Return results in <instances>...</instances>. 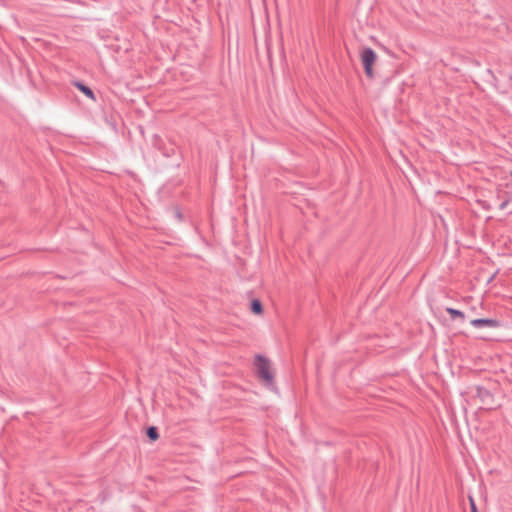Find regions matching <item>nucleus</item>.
<instances>
[{
  "mask_svg": "<svg viewBox=\"0 0 512 512\" xmlns=\"http://www.w3.org/2000/svg\"><path fill=\"white\" fill-rule=\"evenodd\" d=\"M251 311L255 314H261L263 311L262 304L259 300L254 299L251 303Z\"/></svg>",
  "mask_w": 512,
  "mask_h": 512,
  "instance_id": "39448f33",
  "label": "nucleus"
},
{
  "mask_svg": "<svg viewBox=\"0 0 512 512\" xmlns=\"http://www.w3.org/2000/svg\"><path fill=\"white\" fill-rule=\"evenodd\" d=\"M256 368L258 376L263 379L266 383L271 384L273 381V375L270 371V362L265 357L258 355L256 357Z\"/></svg>",
  "mask_w": 512,
  "mask_h": 512,
  "instance_id": "f03ea898",
  "label": "nucleus"
},
{
  "mask_svg": "<svg viewBox=\"0 0 512 512\" xmlns=\"http://www.w3.org/2000/svg\"><path fill=\"white\" fill-rule=\"evenodd\" d=\"M509 201H510V198L505 199V200H504V201L499 205V208H500L501 210H504V209L507 207V205H508Z\"/></svg>",
  "mask_w": 512,
  "mask_h": 512,
  "instance_id": "1a4fd4ad",
  "label": "nucleus"
},
{
  "mask_svg": "<svg viewBox=\"0 0 512 512\" xmlns=\"http://www.w3.org/2000/svg\"><path fill=\"white\" fill-rule=\"evenodd\" d=\"M446 311L450 314L452 318L459 317L461 319H464L465 315L460 310L454 309V308H447Z\"/></svg>",
  "mask_w": 512,
  "mask_h": 512,
  "instance_id": "0eeeda50",
  "label": "nucleus"
},
{
  "mask_svg": "<svg viewBox=\"0 0 512 512\" xmlns=\"http://www.w3.org/2000/svg\"><path fill=\"white\" fill-rule=\"evenodd\" d=\"M485 395L489 396L488 391H483Z\"/></svg>",
  "mask_w": 512,
  "mask_h": 512,
  "instance_id": "9d476101",
  "label": "nucleus"
},
{
  "mask_svg": "<svg viewBox=\"0 0 512 512\" xmlns=\"http://www.w3.org/2000/svg\"><path fill=\"white\" fill-rule=\"evenodd\" d=\"M75 86L80 90L82 91L87 97L91 98V99H95V96H94V93L93 91L86 85H84L83 83L81 82H75L74 83Z\"/></svg>",
  "mask_w": 512,
  "mask_h": 512,
  "instance_id": "20e7f679",
  "label": "nucleus"
},
{
  "mask_svg": "<svg viewBox=\"0 0 512 512\" xmlns=\"http://www.w3.org/2000/svg\"><path fill=\"white\" fill-rule=\"evenodd\" d=\"M471 324L476 328L497 327L499 325V322L495 319L479 318V319H473L471 321Z\"/></svg>",
  "mask_w": 512,
  "mask_h": 512,
  "instance_id": "7ed1b4c3",
  "label": "nucleus"
},
{
  "mask_svg": "<svg viewBox=\"0 0 512 512\" xmlns=\"http://www.w3.org/2000/svg\"><path fill=\"white\" fill-rule=\"evenodd\" d=\"M361 62L364 67V71L367 77H373L372 66L377 60L376 53L369 47H365L362 49L360 53Z\"/></svg>",
  "mask_w": 512,
  "mask_h": 512,
  "instance_id": "f257e3e1",
  "label": "nucleus"
},
{
  "mask_svg": "<svg viewBox=\"0 0 512 512\" xmlns=\"http://www.w3.org/2000/svg\"><path fill=\"white\" fill-rule=\"evenodd\" d=\"M510 175L512 176V171L510 172Z\"/></svg>",
  "mask_w": 512,
  "mask_h": 512,
  "instance_id": "9b49d317",
  "label": "nucleus"
},
{
  "mask_svg": "<svg viewBox=\"0 0 512 512\" xmlns=\"http://www.w3.org/2000/svg\"><path fill=\"white\" fill-rule=\"evenodd\" d=\"M470 505H471V512H477V507L475 505L474 499L470 496L469 497Z\"/></svg>",
  "mask_w": 512,
  "mask_h": 512,
  "instance_id": "6e6552de",
  "label": "nucleus"
},
{
  "mask_svg": "<svg viewBox=\"0 0 512 512\" xmlns=\"http://www.w3.org/2000/svg\"><path fill=\"white\" fill-rule=\"evenodd\" d=\"M147 436L152 440L155 441L159 438V434L157 431V428L152 426L147 429Z\"/></svg>",
  "mask_w": 512,
  "mask_h": 512,
  "instance_id": "423d86ee",
  "label": "nucleus"
}]
</instances>
